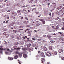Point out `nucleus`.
I'll list each match as a JSON object with an SVG mask.
<instances>
[{
    "label": "nucleus",
    "mask_w": 64,
    "mask_h": 64,
    "mask_svg": "<svg viewBox=\"0 0 64 64\" xmlns=\"http://www.w3.org/2000/svg\"><path fill=\"white\" fill-rule=\"evenodd\" d=\"M22 50L24 51L27 50L28 52H30L33 51V48H28V49H27L26 48H23L22 49Z\"/></svg>",
    "instance_id": "f257e3e1"
},
{
    "label": "nucleus",
    "mask_w": 64,
    "mask_h": 64,
    "mask_svg": "<svg viewBox=\"0 0 64 64\" xmlns=\"http://www.w3.org/2000/svg\"><path fill=\"white\" fill-rule=\"evenodd\" d=\"M45 54L46 55V56L48 57H50L51 56V54L50 52H46L45 53Z\"/></svg>",
    "instance_id": "f03ea898"
},
{
    "label": "nucleus",
    "mask_w": 64,
    "mask_h": 64,
    "mask_svg": "<svg viewBox=\"0 0 64 64\" xmlns=\"http://www.w3.org/2000/svg\"><path fill=\"white\" fill-rule=\"evenodd\" d=\"M16 54H18L19 55V56L20 57V58H21L22 57V54L21 53H19L18 52H16Z\"/></svg>",
    "instance_id": "7ed1b4c3"
},
{
    "label": "nucleus",
    "mask_w": 64,
    "mask_h": 64,
    "mask_svg": "<svg viewBox=\"0 0 64 64\" xmlns=\"http://www.w3.org/2000/svg\"><path fill=\"white\" fill-rule=\"evenodd\" d=\"M57 52L55 51L53 53V56H54V57L56 56L57 55Z\"/></svg>",
    "instance_id": "20e7f679"
},
{
    "label": "nucleus",
    "mask_w": 64,
    "mask_h": 64,
    "mask_svg": "<svg viewBox=\"0 0 64 64\" xmlns=\"http://www.w3.org/2000/svg\"><path fill=\"white\" fill-rule=\"evenodd\" d=\"M41 60L42 61V63H43V64H44V62L46 61L45 60V59L44 58L41 59Z\"/></svg>",
    "instance_id": "39448f33"
},
{
    "label": "nucleus",
    "mask_w": 64,
    "mask_h": 64,
    "mask_svg": "<svg viewBox=\"0 0 64 64\" xmlns=\"http://www.w3.org/2000/svg\"><path fill=\"white\" fill-rule=\"evenodd\" d=\"M40 22H42V23H43V24H45V21H44V20L41 19L40 20Z\"/></svg>",
    "instance_id": "423d86ee"
},
{
    "label": "nucleus",
    "mask_w": 64,
    "mask_h": 64,
    "mask_svg": "<svg viewBox=\"0 0 64 64\" xmlns=\"http://www.w3.org/2000/svg\"><path fill=\"white\" fill-rule=\"evenodd\" d=\"M52 31H51L52 32H55V28H54V26H52Z\"/></svg>",
    "instance_id": "0eeeda50"
},
{
    "label": "nucleus",
    "mask_w": 64,
    "mask_h": 64,
    "mask_svg": "<svg viewBox=\"0 0 64 64\" xmlns=\"http://www.w3.org/2000/svg\"><path fill=\"white\" fill-rule=\"evenodd\" d=\"M63 12H64V9L62 8V9L61 10H60V11H59V12H60V14H62V13H63Z\"/></svg>",
    "instance_id": "6e6552de"
},
{
    "label": "nucleus",
    "mask_w": 64,
    "mask_h": 64,
    "mask_svg": "<svg viewBox=\"0 0 64 64\" xmlns=\"http://www.w3.org/2000/svg\"><path fill=\"white\" fill-rule=\"evenodd\" d=\"M47 20H52V18L51 17H49L46 18Z\"/></svg>",
    "instance_id": "1a4fd4ad"
},
{
    "label": "nucleus",
    "mask_w": 64,
    "mask_h": 64,
    "mask_svg": "<svg viewBox=\"0 0 64 64\" xmlns=\"http://www.w3.org/2000/svg\"><path fill=\"white\" fill-rule=\"evenodd\" d=\"M41 57H45V56L44 55V54L43 53H41Z\"/></svg>",
    "instance_id": "9d476101"
},
{
    "label": "nucleus",
    "mask_w": 64,
    "mask_h": 64,
    "mask_svg": "<svg viewBox=\"0 0 64 64\" xmlns=\"http://www.w3.org/2000/svg\"><path fill=\"white\" fill-rule=\"evenodd\" d=\"M8 60H9L10 61H12L13 60V58H10V57H8Z\"/></svg>",
    "instance_id": "9b49d317"
},
{
    "label": "nucleus",
    "mask_w": 64,
    "mask_h": 64,
    "mask_svg": "<svg viewBox=\"0 0 64 64\" xmlns=\"http://www.w3.org/2000/svg\"><path fill=\"white\" fill-rule=\"evenodd\" d=\"M17 47V46H14V47H13V49H12V50H14L16 49V48H16Z\"/></svg>",
    "instance_id": "f8f14e48"
},
{
    "label": "nucleus",
    "mask_w": 64,
    "mask_h": 64,
    "mask_svg": "<svg viewBox=\"0 0 64 64\" xmlns=\"http://www.w3.org/2000/svg\"><path fill=\"white\" fill-rule=\"evenodd\" d=\"M44 15H46V14H48V11L44 10Z\"/></svg>",
    "instance_id": "ddd939ff"
},
{
    "label": "nucleus",
    "mask_w": 64,
    "mask_h": 64,
    "mask_svg": "<svg viewBox=\"0 0 64 64\" xmlns=\"http://www.w3.org/2000/svg\"><path fill=\"white\" fill-rule=\"evenodd\" d=\"M47 2H48V0H43L42 3H47Z\"/></svg>",
    "instance_id": "4468645a"
},
{
    "label": "nucleus",
    "mask_w": 64,
    "mask_h": 64,
    "mask_svg": "<svg viewBox=\"0 0 64 64\" xmlns=\"http://www.w3.org/2000/svg\"><path fill=\"white\" fill-rule=\"evenodd\" d=\"M12 14L13 15V16H16L17 15V13L16 12H12Z\"/></svg>",
    "instance_id": "2eb2a0df"
},
{
    "label": "nucleus",
    "mask_w": 64,
    "mask_h": 64,
    "mask_svg": "<svg viewBox=\"0 0 64 64\" xmlns=\"http://www.w3.org/2000/svg\"><path fill=\"white\" fill-rule=\"evenodd\" d=\"M58 52H59V53H62V52H63V50H62V49H60L59 50Z\"/></svg>",
    "instance_id": "dca6fc26"
},
{
    "label": "nucleus",
    "mask_w": 64,
    "mask_h": 64,
    "mask_svg": "<svg viewBox=\"0 0 64 64\" xmlns=\"http://www.w3.org/2000/svg\"><path fill=\"white\" fill-rule=\"evenodd\" d=\"M23 57H24V58H27L28 56H27V55L24 54V55H23Z\"/></svg>",
    "instance_id": "f3484780"
},
{
    "label": "nucleus",
    "mask_w": 64,
    "mask_h": 64,
    "mask_svg": "<svg viewBox=\"0 0 64 64\" xmlns=\"http://www.w3.org/2000/svg\"><path fill=\"white\" fill-rule=\"evenodd\" d=\"M62 8V6H61L60 7H58V8H57V9H58V10H59Z\"/></svg>",
    "instance_id": "a211bd4d"
},
{
    "label": "nucleus",
    "mask_w": 64,
    "mask_h": 64,
    "mask_svg": "<svg viewBox=\"0 0 64 64\" xmlns=\"http://www.w3.org/2000/svg\"><path fill=\"white\" fill-rule=\"evenodd\" d=\"M47 37H48V39H50V38L51 37H52V36H50L49 34H48V35H47Z\"/></svg>",
    "instance_id": "6ab92c4d"
},
{
    "label": "nucleus",
    "mask_w": 64,
    "mask_h": 64,
    "mask_svg": "<svg viewBox=\"0 0 64 64\" xmlns=\"http://www.w3.org/2000/svg\"><path fill=\"white\" fill-rule=\"evenodd\" d=\"M23 11L25 12H24V13L25 14H28V12H27V11H26V9H24V10H23Z\"/></svg>",
    "instance_id": "aec40b11"
},
{
    "label": "nucleus",
    "mask_w": 64,
    "mask_h": 64,
    "mask_svg": "<svg viewBox=\"0 0 64 64\" xmlns=\"http://www.w3.org/2000/svg\"><path fill=\"white\" fill-rule=\"evenodd\" d=\"M18 56H14V59H16L18 58Z\"/></svg>",
    "instance_id": "412c9836"
},
{
    "label": "nucleus",
    "mask_w": 64,
    "mask_h": 64,
    "mask_svg": "<svg viewBox=\"0 0 64 64\" xmlns=\"http://www.w3.org/2000/svg\"><path fill=\"white\" fill-rule=\"evenodd\" d=\"M0 47H1V48H0V50H2L4 49V48L2 46H0Z\"/></svg>",
    "instance_id": "4be33fe9"
},
{
    "label": "nucleus",
    "mask_w": 64,
    "mask_h": 64,
    "mask_svg": "<svg viewBox=\"0 0 64 64\" xmlns=\"http://www.w3.org/2000/svg\"><path fill=\"white\" fill-rule=\"evenodd\" d=\"M44 51H47V48L46 47H44Z\"/></svg>",
    "instance_id": "5701e85b"
},
{
    "label": "nucleus",
    "mask_w": 64,
    "mask_h": 64,
    "mask_svg": "<svg viewBox=\"0 0 64 64\" xmlns=\"http://www.w3.org/2000/svg\"><path fill=\"white\" fill-rule=\"evenodd\" d=\"M49 50H52V46H50V48H49Z\"/></svg>",
    "instance_id": "b1692460"
},
{
    "label": "nucleus",
    "mask_w": 64,
    "mask_h": 64,
    "mask_svg": "<svg viewBox=\"0 0 64 64\" xmlns=\"http://www.w3.org/2000/svg\"><path fill=\"white\" fill-rule=\"evenodd\" d=\"M14 45H18V42H16L14 43Z\"/></svg>",
    "instance_id": "393cba45"
},
{
    "label": "nucleus",
    "mask_w": 64,
    "mask_h": 64,
    "mask_svg": "<svg viewBox=\"0 0 64 64\" xmlns=\"http://www.w3.org/2000/svg\"><path fill=\"white\" fill-rule=\"evenodd\" d=\"M21 12H22V10H18V11L17 12L18 13H20Z\"/></svg>",
    "instance_id": "a878e982"
},
{
    "label": "nucleus",
    "mask_w": 64,
    "mask_h": 64,
    "mask_svg": "<svg viewBox=\"0 0 64 64\" xmlns=\"http://www.w3.org/2000/svg\"><path fill=\"white\" fill-rule=\"evenodd\" d=\"M5 53H6V55H10V53H8V52H6Z\"/></svg>",
    "instance_id": "bb28decb"
},
{
    "label": "nucleus",
    "mask_w": 64,
    "mask_h": 64,
    "mask_svg": "<svg viewBox=\"0 0 64 64\" xmlns=\"http://www.w3.org/2000/svg\"><path fill=\"white\" fill-rule=\"evenodd\" d=\"M35 46H36V48H38V44H36V45H35Z\"/></svg>",
    "instance_id": "cd10ccee"
},
{
    "label": "nucleus",
    "mask_w": 64,
    "mask_h": 64,
    "mask_svg": "<svg viewBox=\"0 0 64 64\" xmlns=\"http://www.w3.org/2000/svg\"><path fill=\"white\" fill-rule=\"evenodd\" d=\"M3 10L4 11V12H5L6 11V8L3 9Z\"/></svg>",
    "instance_id": "c85d7f7f"
},
{
    "label": "nucleus",
    "mask_w": 64,
    "mask_h": 64,
    "mask_svg": "<svg viewBox=\"0 0 64 64\" xmlns=\"http://www.w3.org/2000/svg\"><path fill=\"white\" fill-rule=\"evenodd\" d=\"M30 46H31V44H28L27 45V46H28V47L30 48Z\"/></svg>",
    "instance_id": "c756f323"
},
{
    "label": "nucleus",
    "mask_w": 64,
    "mask_h": 64,
    "mask_svg": "<svg viewBox=\"0 0 64 64\" xmlns=\"http://www.w3.org/2000/svg\"><path fill=\"white\" fill-rule=\"evenodd\" d=\"M59 12H55V14H56L58 15V13H59Z\"/></svg>",
    "instance_id": "7c9ffc66"
},
{
    "label": "nucleus",
    "mask_w": 64,
    "mask_h": 64,
    "mask_svg": "<svg viewBox=\"0 0 64 64\" xmlns=\"http://www.w3.org/2000/svg\"><path fill=\"white\" fill-rule=\"evenodd\" d=\"M59 19V17H57V18H56L54 20H57Z\"/></svg>",
    "instance_id": "2f4dec72"
},
{
    "label": "nucleus",
    "mask_w": 64,
    "mask_h": 64,
    "mask_svg": "<svg viewBox=\"0 0 64 64\" xmlns=\"http://www.w3.org/2000/svg\"><path fill=\"white\" fill-rule=\"evenodd\" d=\"M53 26H59V25L58 24H53Z\"/></svg>",
    "instance_id": "473e14b6"
},
{
    "label": "nucleus",
    "mask_w": 64,
    "mask_h": 64,
    "mask_svg": "<svg viewBox=\"0 0 64 64\" xmlns=\"http://www.w3.org/2000/svg\"><path fill=\"white\" fill-rule=\"evenodd\" d=\"M52 4H53V6H56V4L55 3H52Z\"/></svg>",
    "instance_id": "72a5a7b5"
},
{
    "label": "nucleus",
    "mask_w": 64,
    "mask_h": 64,
    "mask_svg": "<svg viewBox=\"0 0 64 64\" xmlns=\"http://www.w3.org/2000/svg\"><path fill=\"white\" fill-rule=\"evenodd\" d=\"M24 23L25 24H27L28 23V22L27 21H25V22H24Z\"/></svg>",
    "instance_id": "f704fd0d"
},
{
    "label": "nucleus",
    "mask_w": 64,
    "mask_h": 64,
    "mask_svg": "<svg viewBox=\"0 0 64 64\" xmlns=\"http://www.w3.org/2000/svg\"><path fill=\"white\" fill-rule=\"evenodd\" d=\"M18 63H19L20 64H22V63L21 62V61H20L19 60H18Z\"/></svg>",
    "instance_id": "c9c22d12"
},
{
    "label": "nucleus",
    "mask_w": 64,
    "mask_h": 64,
    "mask_svg": "<svg viewBox=\"0 0 64 64\" xmlns=\"http://www.w3.org/2000/svg\"><path fill=\"white\" fill-rule=\"evenodd\" d=\"M33 2V0H31V1H30H30H28V2H29V3H30V4L32 3V2Z\"/></svg>",
    "instance_id": "e433bc0d"
},
{
    "label": "nucleus",
    "mask_w": 64,
    "mask_h": 64,
    "mask_svg": "<svg viewBox=\"0 0 64 64\" xmlns=\"http://www.w3.org/2000/svg\"><path fill=\"white\" fill-rule=\"evenodd\" d=\"M16 32H17V31H16V30H14L13 31V32H14V33H16Z\"/></svg>",
    "instance_id": "4c0bfd02"
},
{
    "label": "nucleus",
    "mask_w": 64,
    "mask_h": 64,
    "mask_svg": "<svg viewBox=\"0 0 64 64\" xmlns=\"http://www.w3.org/2000/svg\"><path fill=\"white\" fill-rule=\"evenodd\" d=\"M38 9H39V10H42V8L41 7H40Z\"/></svg>",
    "instance_id": "58836bf2"
},
{
    "label": "nucleus",
    "mask_w": 64,
    "mask_h": 64,
    "mask_svg": "<svg viewBox=\"0 0 64 64\" xmlns=\"http://www.w3.org/2000/svg\"><path fill=\"white\" fill-rule=\"evenodd\" d=\"M55 42V41H51L50 42L52 43H53Z\"/></svg>",
    "instance_id": "ea45409f"
},
{
    "label": "nucleus",
    "mask_w": 64,
    "mask_h": 64,
    "mask_svg": "<svg viewBox=\"0 0 64 64\" xmlns=\"http://www.w3.org/2000/svg\"><path fill=\"white\" fill-rule=\"evenodd\" d=\"M7 34L6 32H5L4 33H3V35L4 36V35H6V34Z\"/></svg>",
    "instance_id": "a19ab883"
},
{
    "label": "nucleus",
    "mask_w": 64,
    "mask_h": 64,
    "mask_svg": "<svg viewBox=\"0 0 64 64\" xmlns=\"http://www.w3.org/2000/svg\"><path fill=\"white\" fill-rule=\"evenodd\" d=\"M39 57V55H36V57L37 58H38Z\"/></svg>",
    "instance_id": "79ce46f5"
},
{
    "label": "nucleus",
    "mask_w": 64,
    "mask_h": 64,
    "mask_svg": "<svg viewBox=\"0 0 64 64\" xmlns=\"http://www.w3.org/2000/svg\"><path fill=\"white\" fill-rule=\"evenodd\" d=\"M29 30H30L29 29H28L26 30H25V32H26L28 31H29Z\"/></svg>",
    "instance_id": "37998d69"
},
{
    "label": "nucleus",
    "mask_w": 64,
    "mask_h": 64,
    "mask_svg": "<svg viewBox=\"0 0 64 64\" xmlns=\"http://www.w3.org/2000/svg\"><path fill=\"white\" fill-rule=\"evenodd\" d=\"M61 60H64V57H63L61 58Z\"/></svg>",
    "instance_id": "c03bdc74"
},
{
    "label": "nucleus",
    "mask_w": 64,
    "mask_h": 64,
    "mask_svg": "<svg viewBox=\"0 0 64 64\" xmlns=\"http://www.w3.org/2000/svg\"><path fill=\"white\" fill-rule=\"evenodd\" d=\"M59 29V27L56 26V29L58 30Z\"/></svg>",
    "instance_id": "a18cd8bd"
},
{
    "label": "nucleus",
    "mask_w": 64,
    "mask_h": 64,
    "mask_svg": "<svg viewBox=\"0 0 64 64\" xmlns=\"http://www.w3.org/2000/svg\"><path fill=\"white\" fill-rule=\"evenodd\" d=\"M38 2V0H35V2H34V3H36Z\"/></svg>",
    "instance_id": "49530a36"
},
{
    "label": "nucleus",
    "mask_w": 64,
    "mask_h": 64,
    "mask_svg": "<svg viewBox=\"0 0 64 64\" xmlns=\"http://www.w3.org/2000/svg\"><path fill=\"white\" fill-rule=\"evenodd\" d=\"M32 47H33L34 48L36 47V46H35V44H33L32 45Z\"/></svg>",
    "instance_id": "de8ad7c7"
},
{
    "label": "nucleus",
    "mask_w": 64,
    "mask_h": 64,
    "mask_svg": "<svg viewBox=\"0 0 64 64\" xmlns=\"http://www.w3.org/2000/svg\"><path fill=\"white\" fill-rule=\"evenodd\" d=\"M54 16V14L52 13V16L53 17Z\"/></svg>",
    "instance_id": "09e8293b"
},
{
    "label": "nucleus",
    "mask_w": 64,
    "mask_h": 64,
    "mask_svg": "<svg viewBox=\"0 0 64 64\" xmlns=\"http://www.w3.org/2000/svg\"><path fill=\"white\" fill-rule=\"evenodd\" d=\"M40 26V24H36V26Z\"/></svg>",
    "instance_id": "8fccbe9b"
},
{
    "label": "nucleus",
    "mask_w": 64,
    "mask_h": 64,
    "mask_svg": "<svg viewBox=\"0 0 64 64\" xmlns=\"http://www.w3.org/2000/svg\"><path fill=\"white\" fill-rule=\"evenodd\" d=\"M33 10L32 9H30V10H30V12H32V11H33Z\"/></svg>",
    "instance_id": "3c124183"
},
{
    "label": "nucleus",
    "mask_w": 64,
    "mask_h": 64,
    "mask_svg": "<svg viewBox=\"0 0 64 64\" xmlns=\"http://www.w3.org/2000/svg\"><path fill=\"white\" fill-rule=\"evenodd\" d=\"M28 36H31V34H28Z\"/></svg>",
    "instance_id": "603ef678"
},
{
    "label": "nucleus",
    "mask_w": 64,
    "mask_h": 64,
    "mask_svg": "<svg viewBox=\"0 0 64 64\" xmlns=\"http://www.w3.org/2000/svg\"><path fill=\"white\" fill-rule=\"evenodd\" d=\"M35 13H36V14H39V12H35Z\"/></svg>",
    "instance_id": "864d4df0"
},
{
    "label": "nucleus",
    "mask_w": 64,
    "mask_h": 64,
    "mask_svg": "<svg viewBox=\"0 0 64 64\" xmlns=\"http://www.w3.org/2000/svg\"><path fill=\"white\" fill-rule=\"evenodd\" d=\"M10 18H14L13 16H10Z\"/></svg>",
    "instance_id": "5fc2aeb1"
},
{
    "label": "nucleus",
    "mask_w": 64,
    "mask_h": 64,
    "mask_svg": "<svg viewBox=\"0 0 64 64\" xmlns=\"http://www.w3.org/2000/svg\"><path fill=\"white\" fill-rule=\"evenodd\" d=\"M21 45H24V43L23 42H21Z\"/></svg>",
    "instance_id": "6e6d98bb"
},
{
    "label": "nucleus",
    "mask_w": 64,
    "mask_h": 64,
    "mask_svg": "<svg viewBox=\"0 0 64 64\" xmlns=\"http://www.w3.org/2000/svg\"><path fill=\"white\" fill-rule=\"evenodd\" d=\"M17 5H18V6H20V4H17Z\"/></svg>",
    "instance_id": "4d7b16f0"
},
{
    "label": "nucleus",
    "mask_w": 64,
    "mask_h": 64,
    "mask_svg": "<svg viewBox=\"0 0 64 64\" xmlns=\"http://www.w3.org/2000/svg\"><path fill=\"white\" fill-rule=\"evenodd\" d=\"M25 38V37H24V36L22 37V38L23 39H26V38Z\"/></svg>",
    "instance_id": "13d9d810"
},
{
    "label": "nucleus",
    "mask_w": 64,
    "mask_h": 64,
    "mask_svg": "<svg viewBox=\"0 0 64 64\" xmlns=\"http://www.w3.org/2000/svg\"><path fill=\"white\" fill-rule=\"evenodd\" d=\"M62 42H64V38H63L62 39Z\"/></svg>",
    "instance_id": "bf43d9fd"
},
{
    "label": "nucleus",
    "mask_w": 64,
    "mask_h": 64,
    "mask_svg": "<svg viewBox=\"0 0 64 64\" xmlns=\"http://www.w3.org/2000/svg\"><path fill=\"white\" fill-rule=\"evenodd\" d=\"M17 49H18V50H20V48H17Z\"/></svg>",
    "instance_id": "052dcab7"
},
{
    "label": "nucleus",
    "mask_w": 64,
    "mask_h": 64,
    "mask_svg": "<svg viewBox=\"0 0 64 64\" xmlns=\"http://www.w3.org/2000/svg\"><path fill=\"white\" fill-rule=\"evenodd\" d=\"M25 19L26 20H28V18H26V17L25 18Z\"/></svg>",
    "instance_id": "680f3d73"
},
{
    "label": "nucleus",
    "mask_w": 64,
    "mask_h": 64,
    "mask_svg": "<svg viewBox=\"0 0 64 64\" xmlns=\"http://www.w3.org/2000/svg\"><path fill=\"white\" fill-rule=\"evenodd\" d=\"M50 30V29H49V28H47V30Z\"/></svg>",
    "instance_id": "e2e57ef3"
},
{
    "label": "nucleus",
    "mask_w": 64,
    "mask_h": 64,
    "mask_svg": "<svg viewBox=\"0 0 64 64\" xmlns=\"http://www.w3.org/2000/svg\"><path fill=\"white\" fill-rule=\"evenodd\" d=\"M46 37V35H44L43 36V37Z\"/></svg>",
    "instance_id": "0e129e2a"
},
{
    "label": "nucleus",
    "mask_w": 64,
    "mask_h": 64,
    "mask_svg": "<svg viewBox=\"0 0 64 64\" xmlns=\"http://www.w3.org/2000/svg\"><path fill=\"white\" fill-rule=\"evenodd\" d=\"M3 8V6H0V8Z\"/></svg>",
    "instance_id": "69168bd1"
},
{
    "label": "nucleus",
    "mask_w": 64,
    "mask_h": 64,
    "mask_svg": "<svg viewBox=\"0 0 64 64\" xmlns=\"http://www.w3.org/2000/svg\"><path fill=\"white\" fill-rule=\"evenodd\" d=\"M30 27V26H26V27Z\"/></svg>",
    "instance_id": "338daca9"
},
{
    "label": "nucleus",
    "mask_w": 64,
    "mask_h": 64,
    "mask_svg": "<svg viewBox=\"0 0 64 64\" xmlns=\"http://www.w3.org/2000/svg\"><path fill=\"white\" fill-rule=\"evenodd\" d=\"M64 30V28H62V30Z\"/></svg>",
    "instance_id": "774afa93"
}]
</instances>
